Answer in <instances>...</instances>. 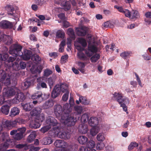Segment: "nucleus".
I'll use <instances>...</instances> for the list:
<instances>
[{"label": "nucleus", "instance_id": "nucleus-34", "mask_svg": "<svg viewBox=\"0 0 151 151\" xmlns=\"http://www.w3.org/2000/svg\"><path fill=\"white\" fill-rule=\"evenodd\" d=\"M29 126L31 128L36 129L40 127V124L39 123L35 121H32L29 124Z\"/></svg>", "mask_w": 151, "mask_h": 151}, {"label": "nucleus", "instance_id": "nucleus-40", "mask_svg": "<svg viewBox=\"0 0 151 151\" xmlns=\"http://www.w3.org/2000/svg\"><path fill=\"white\" fill-rule=\"evenodd\" d=\"M9 146V144L5 142L0 145V151H6Z\"/></svg>", "mask_w": 151, "mask_h": 151}, {"label": "nucleus", "instance_id": "nucleus-16", "mask_svg": "<svg viewBox=\"0 0 151 151\" xmlns=\"http://www.w3.org/2000/svg\"><path fill=\"white\" fill-rule=\"evenodd\" d=\"M55 145L57 147L64 148L67 146V143L61 140H58L54 143Z\"/></svg>", "mask_w": 151, "mask_h": 151}, {"label": "nucleus", "instance_id": "nucleus-55", "mask_svg": "<svg viewBox=\"0 0 151 151\" xmlns=\"http://www.w3.org/2000/svg\"><path fill=\"white\" fill-rule=\"evenodd\" d=\"M138 144L135 142H132L128 147V149L129 150H131L134 147L138 146Z\"/></svg>", "mask_w": 151, "mask_h": 151}, {"label": "nucleus", "instance_id": "nucleus-17", "mask_svg": "<svg viewBox=\"0 0 151 151\" xmlns=\"http://www.w3.org/2000/svg\"><path fill=\"white\" fill-rule=\"evenodd\" d=\"M32 51L26 50H24V54H23L22 56V58L24 60H28L32 58Z\"/></svg>", "mask_w": 151, "mask_h": 151}, {"label": "nucleus", "instance_id": "nucleus-31", "mask_svg": "<svg viewBox=\"0 0 151 151\" xmlns=\"http://www.w3.org/2000/svg\"><path fill=\"white\" fill-rule=\"evenodd\" d=\"M131 52L128 51H124L121 53V57L124 59H127L131 56Z\"/></svg>", "mask_w": 151, "mask_h": 151}, {"label": "nucleus", "instance_id": "nucleus-59", "mask_svg": "<svg viewBox=\"0 0 151 151\" xmlns=\"http://www.w3.org/2000/svg\"><path fill=\"white\" fill-rule=\"evenodd\" d=\"M105 145L103 142L99 143L97 145V148L99 150H101L104 147Z\"/></svg>", "mask_w": 151, "mask_h": 151}, {"label": "nucleus", "instance_id": "nucleus-20", "mask_svg": "<svg viewBox=\"0 0 151 151\" xmlns=\"http://www.w3.org/2000/svg\"><path fill=\"white\" fill-rule=\"evenodd\" d=\"M60 6L64 7V9L65 11L69 10L71 8V5L68 1H63L60 4Z\"/></svg>", "mask_w": 151, "mask_h": 151}, {"label": "nucleus", "instance_id": "nucleus-12", "mask_svg": "<svg viewBox=\"0 0 151 151\" xmlns=\"http://www.w3.org/2000/svg\"><path fill=\"white\" fill-rule=\"evenodd\" d=\"M57 136L58 137L65 139H68L70 138V134L68 132H58L57 133Z\"/></svg>", "mask_w": 151, "mask_h": 151}, {"label": "nucleus", "instance_id": "nucleus-29", "mask_svg": "<svg viewBox=\"0 0 151 151\" xmlns=\"http://www.w3.org/2000/svg\"><path fill=\"white\" fill-rule=\"evenodd\" d=\"M5 8L7 11L8 14L14 15L13 12L14 11V9L12 6L10 5H7L5 7Z\"/></svg>", "mask_w": 151, "mask_h": 151}, {"label": "nucleus", "instance_id": "nucleus-13", "mask_svg": "<svg viewBox=\"0 0 151 151\" xmlns=\"http://www.w3.org/2000/svg\"><path fill=\"white\" fill-rule=\"evenodd\" d=\"M114 96L116 98V100L119 102V104H122L124 103L126 99H124L121 93H117L116 92L114 94Z\"/></svg>", "mask_w": 151, "mask_h": 151}, {"label": "nucleus", "instance_id": "nucleus-45", "mask_svg": "<svg viewBox=\"0 0 151 151\" xmlns=\"http://www.w3.org/2000/svg\"><path fill=\"white\" fill-rule=\"evenodd\" d=\"M68 33L70 38L74 39L75 38V36L73 30L71 28H69L68 30Z\"/></svg>", "mask_w": 151, "mask_h": 151}, {"label": "nucleus", "instance_id": "nucleus-36", "mask_svg": "<svg viewBox=\"0 0 151 151\" xmlns=\"http://www.w3.org/2000/svg\"><path fill=\"white\" fill-rule=\"evenodd\" d=\"M48 0H34L35 4L40 6H43L48 1Z\"/></svg>", "mask_w": 151, "mask_h": 151}, {"label": "nucleus", "instance_id": "nucleus-28", "mask_svg": "<svg viewBox=\"0 0 151 151\" xmlns=\"http://www.w3.org/2000/svg\"><path fill=\"white\" fill-rule=\"evenodd\" d=\"M99 130L98 127H92L90 130V134L93 136H95L99 132Z\"/></svg>", "mask_w": 151, "mask_h": 151}, {"label": "nucleus", "instance_id": "nucleus-26", "mask_svg": "<svg viewBox=\"0 0 151 151\" xmlns=\"http://www.w3.org/2000/svg\"><path fill=\"white\" fill-rule=\"evenodd\" d=\"M10 107L8 105H5L2 106L0 111L4 114L7 115L8 114Z\"/></svg>", "mask_w": 151, "mask_h": 151}, {"label": "nucleus", "instance_id": "nucleus-37", "mask_svg": "<svg viewBox=\"0 0 151 151\" xmlns=\"http://www.w3.org/2000/svg\"><path fill=\"white\" fill-rule=\"evenodd\" d=\"M65 35V33L63 31L59 30L57 32L56 36L57 38H61L62 39L64 38Z\"/></svg>", "mask_w": 151, "mask_h": 151}, {"label": "nucleus", "instance_id": "nucleus-5", "mask_svg": "<svg viewBox=\"0 0 151 151\" xmlns=\"http://www.w3.org/2000/svg\"><path fill=\"white\" fill-rule=\"evenodd\" d=\"M3 41L6 45H9L12 42L11 36L5 35L0 32V42Z\"/></svg>", "mask_w": 151, "mask_h": 151}, {"label": "nucleus", "instance_id": "nucleus-38", "mask_svg": "<svg viewBox=\"0 0 151 151\" xmlns=\"http://www.w3.org/2000/svg\"><path fill=\"white\" fill-rule=\"evenodd\" d=\"M69 106L68 104H65L63 106V111L66 114H68L72 110V109Z\"/></svg>", "mask_w": 151, "mask_h": 151}, {"label": "nucleus", "instance_id": "nucleus-61", "mask_svg": "<svg viewBox=\"0 0 151 151\" xmlns=\"http://www.w3.org/2000/svg\"><path fill=\"white\" fill-rule=\"evenodd\" d=\"M123 13L124 14L125 16L131 18V12H130L128 10L125 9Z\"/></svg>", "mask_w": 151, "mask_h": 151}, {"label": "nucleus", "instance_id": "nucleus-52", "mask_svg": "<svg viewBox=\"0 0 151 151\" xmlns=\"http://www.w3.org/2000/svg\"><path fill=\"white\" fill-rule=\"evenodd\" d=\"M52 71L49 69H47L45 70L44 72V76L46 77L48 76L51 74Z\"/></svg>", "mask_w": 151, "mask_h": 151}, {"label": "nucleus", "instance_id": "nucleus-21", "mask_svg": "<svg viewBox=\"0 0 151 151\" xmlns=\"http://www.w3.org/2000/svg\"><path fill=\"white\" fill-rule=\"evenodd\" d=\"M20 112V110L19 108L16 107L12 108L10 111L9 116L11 117H14L18 115Z\"/></svg>", "mask_w": 151, "mask_h": 151}, {"label": "nucleus", "instance_id": "nucleus-54", "mask_svg": "<svg viewBox=\"0 0 151 151\" xmlns=\"http://www.w3.org/2000/svg\"><path fill=\"white\" fill-rule=\"evenodd\" d=\"M96 138L98 141H103L105 139L104 135L102 133H99L97 135Z\"/></svg>", "mask_w": 151, "mask_h": 151}, {"label": "nucleus", "instance_id": "nucleus-3", "mask_svg": "<svg viewBox=\"0 0 151 151\" xmlns=\"http://www.w3.org/2000/svg\"><path fill=\"white\" fill-rule=\"evenodd\" d=\"M22 48V47L20 45L14 44L9 48V53L14 57L21 56L23 54L21 52Z\"/></svg>", "mask_w": 151, "mask_h": 151}, {"label": "nucleus", "instance_id": "nucleus-42", "mask_svg": "<svg viewBox=\"0 0 151 151\" xmlns=\"http://www.w3.org/2000/svg\"><path fill=\"white\" fill-rule=\"evenodd\" d=\"M78 42L83 47H85L87 45L86 40L82 38H78Z\"/></svg>", "mask_w": 151, "mask_h": 151}, {"label": "nucleus", "instance_id": "nucleus-10", "mask_svg": "<svg viewBox=\"0 0 151 151\" xmlns=\"http://www.w3.org/2000/svg\"><path fill=\"white\" fill-rule=\"evenodd\" d=\"M61 92L59 84L56 85L54 87L51 93V97L55 99L58 96Z\"/></svg>", "mask_w": 151, "mask_h": 151}, {"label": "nucleus", "instance_id": "nucleus-35", "mask_svg": "<svg viewBox=\"0 0 151 151\" xmlns=\"http://www.w3.org/2000/svg\"><path fill=\"white\" fill-rule=\"evenodd\" d=\"M140 17L139 14L138 12L134 10H133L131 12V18L132 19L134 18H138Z\"/></svg>", "mask_w": 151, "mask_h": 151}, {"label": "nucleus", "instance_id": "nucleus-41", "mask_svg": "<svg viewBox=\"0 0 151 151\" xmlns=\"http://www.w3.org/2000/svg\"><path fill=\"white\" fill-rule=\"evenodd\" d=\"M43 144L45 145H49L52 142V141L50 137H46L44 138L43 140Z\"/></svg>", "mask_w": 151, "mask_h": 151}, {"label": "nucleus", "instance_id": "nucleus-6", "mask_svg": "<svg viewBox=\"0 0 151 151\" xmlns=\"http://www.w3.org/2000/svg\"><path fill=\"white\" fill-rule=\"evenodd\" d=\"M0 50L3 52V54H0V60L5 61L9 57L8 53L7 52L8 50V48L6 46H2L0 48ZM2 65L1 62L0 61V66Z\"/></svg>", "mask_w": 151, "mask_h": 151}, {"label": "nucleus", "instance_id": "nucleus-44", "mask_svg": "<svg viewBox=\"0 0 151 151\" xmlns=\"http://www.w3.org/2000/svg\"><path fill=\"white\" fill-rule=\"evenodd\" d=\"M53 127L52 129V130L54 131L53 132L55 134V135L57 136V133L58 132L56 133V132L59 131L60 128V124L58 123V124H57Z\"/></svg>", "mask_w": 151, "mask_h": 151}, {"label": "nucleus", "instance_id": "nucleus-53", "mask_svg": "<svg viewBox=\"0 0 151 151\" xmlns=\"http://www.w3.org/2000/svg\"><path fill=\"white\" fill-rule=\"evenodd\" d=\"M30 84L31 82L30 81H26L22 84V85L24 89H27L29 87Z\"/></svg>", "mask_w": 151, "mask_h": 151}, {"label": "nucleus", "instance_id": "nucleus-18", "mask_svg": "<svg viewBox=\"0 0 151 151\" xmlns=\"http://www.w3.org/2000/svg\"><path fill=\"white\" fill-rule=\"evenodd\" d=\"M54 105L52 100H49L46 101L43 105L42 107L44 109H47L52 107Z\"/></svg>", "mask_w": 151, "mask_h": 151}, {"label": "nucleus", "instance_id": "nucleus-32", "mask_svg": "<svg viewBox=\"0 0 151 151\" xmlns=\"http://www.w3.org/2000/svg\"><path fill=\"white\" fill-rule=\"evenodd\" d=\"M36 136V134L35 132H31L27 137V141L29 143L31 142L35 138Z\"/></svg>", "mask_w": 151, "mask_h": 151}, {"label": "nucleus", "instance_id": "nucleus-58", "mask_svg": "<svg viewBox=\"0 0 151 151\" xmlns=\"http://www.w3.org/2000/svg\"><path fill=\"white\" fill-rule=\"evenodd\" d=\"M58 17L63 21L65 20L66 19L65 14L63 13H60L58 15Z\"/></svg>", "mask_w": 151, "mask_h": 151}, {"label": "nucleus", "instance_id": "nucleus-23", "mask_svg": "<svg viewBox=\"0 0 151 151\" xmlns=\"http://www.w3.org/2000/svg\"><path fill=\"white\" fill-rule=\"evenodd\" d=\"M59 85L61 91L63 93L69 92L68 89V86L67 84L65 83H60Z\"/></svg>", "mask_w": 151, "mask_h": 151}, {"label": "nucleus", "instance_id": "nucleus-1", "mask_svg": "<svg viewBox=\"0 0 151 151\" xmlns=\"http://www.w3.org/2000/svg\"><path fill=\"white\" fill-rule=\"evenodd\" d=\"M26 130L25 127L18 128L17 129L11 131L10 133L11 135L13 136V138L16 141L21 140L24 137V134Z\"/></svg>", "mask_w": 151, "mask_h": 151}, {"label": "nucleus", "instance_id": "nucleus-8", "mask_svg": "<svg viewBox=\"0 0 151 151\" xmlns=\"http://www.w3.org/2000/svg\"><path fill=\"white\" fill-rule=\"evenodd\" d=\"M0 27L2 29H11L13 27L12 22L6 20H3L0 22Z\"/></svg>", "mask_w": 151, "mask_h": 151}, {"label": "nucleus", "instance_id": "nucleus-48", "mask_svg": "<svg viewBox=\"0 0 151 151\" xmlns=\"http://www.w3.org/2000/svg\"><path fill=\"white\" fill-rule=\"evenodd\" d=\"M8 135L6 132H3L0 134V140L2 141H5L7 139Z\"/></svg>", "mask_w": 151, "mask_h": 151}, {"label": "nucleus", "instance_id": "nucleus-22", "mask_svg": "<svg viewBox=\"0 0 151 151\" xmlns=\"http://www.w3.org/2000/svg\"><path fill=\"white\" fill-rule=\"evenodd\" d=\"M42 69V67H32L30 70L32 74H38L41 72Z\"/></svg>", "mask_w": 151, "mask_h": 151}, {"label": "nucleus", "instance_id": "nucleus-43", "mask_svg": "<svg viewBox=\"0 0 151 151\" xmlns=\"http://www.w3.org/2000/svg\"><path fill=\"white\" fill-rule=\"evenodd\" d=\"M24 110L27 111H29L33 108V107L28 103L22 105Z\"/></svg>", "mask_w": 151, "mask_h": 151}, {"label": "nucleus", "instance_id": "nucleus-51", "mask_svg": "<svg viewBox=\"0 0 151 151\" xmlns=\"http://www.w3.org/2000/svg\"><path fill=\"white\" fill-rule=\"evenodd\" d=\"M51 128V127L50 126L46 125L42 127L40 129L41 132L43 133H45L49 129H50Z\"/></svg>", "mask_w": 151, "mask_h": 151}, {"label": "nucleus", "instance_id": "nucleus-47", "mask_svg": "<svg viewBox=\"0 0 151 151\" xmlns=\"http://www.w3.org/2000/svg\"><path fill=\"white\" fill-rule=\"evenodd\" d=\"M79 101L80 102L84 104H88L89 103L86 98L82 96L80 97Z\"/></svg>", "mask_w": 151, "mask_h": 151}, {"label": "nucleus", "instance_id": "nucleus-11", "mask_svg": "<svg viewBox=\"0 0 151 151\" xmlns=\"http://www.w3.org/2000/svg\"><path fill=\"white\" fill-rule=\"evenodd\" d=\"M46 123L49 124V126H54L57 124H58V122L57 120L53 117L51 116L48 117L46 120Z\"/></svg>", "mask_w": 151, "mask_h": 151}, {"label": "nucleus", "instance_id": "nucleus-56", "mask_svg": "<svg viewBox=\"0 0 151 151\" xmlns=\"http://www.w3.org/2000/svg\"><path fill=\"white\" fill-rule=\"evenodd\" d=\"M12 122L10 121L6 120L5 122L4 125L5 127L9 128L11 127L12 125Z\"/></svg>", "mask_w": 151, "mask_h": 151}, {"label": "nucleus", "instance_id": "nucleus-30", "mask_svg": "<svg viewBox=\"0 0 151 151\" xmlns=\"http://www.w3.org/2000/svg\"><path fill=\"white\" fill-rule=\"evenodd\" d=\"M78 130L80 133L85 134L88 131L87 126L86 125H82L81 126H79Z\"/></svg>", "mask_w": 151, "mask_h": 151}, {"label": "nucleus", "instance_id": "nucleus-24", "mask_svg": "<svg viewBox=\"0 0 151 151\" xmlns=\"http://www.w3.org/2000/svg\"><path fill=\"white\" fill-rule=\"evenodd\" d=\"M16 57L14 56V57H10L8 58L7 61V62L8 63H11V64H12V65H9V66H14V65H16L17 66L18 65V66H19L18 63L15 62L14 63H13V61H14L16 59ZM7 66H9L8 65Z\"/></svg>", "mask_w": 151, "mask_h": 151}, {"label": "nucleus", "instance_id": "nucleus-39", "mask_svg": "<svg viewBox=\"0 0 151 151\" xmlns=\"http://www.w3.org/2000/svg\"><path fill=\"white\" fill-rule=\"evenodd\" d=\"M16 97L20 102L23 101L25 99V97L24 94L21 92L18 93L17 94Z\"/></svg>", "mask_w": 151, "mask_h": 151}, {"label": "nucleus", "instance_id": "nucleus-33", "mask_svg": "<svg viewBox=\"0 0 151 151\" xmlns=\"http://www.w3.org/2000/svg\"><path fill=\"white\" fill-rule=\"evenodd\" d=\"M87 140L88 138L84 136H80L78 138V141L81 144H84L87 142Z\"/></svg>", "mask_w": 151, "mask_h": 151}, {"label": "nucleus", "instance_id": "nucleus-15", "mask_svg": "<svg viewBox=\"0 0 151 151\" xmlns=\"http://www.w3.org/2000/svg\"><path fill=\"white\" fill-rule=\"evenodd\" d=\"M77 34L79 36H84L86 34L87 30L86 27H82L76 29Z\"/></svg>", "mask_w": 151, "mask_h": 151}, {"label": "nucleus", "instance_id": "nucleus-25", "mask_svg": "<svg viewBox=\"0 0 151 151\" xmlns=\"http://www.w3.org/2000/svg\"><path fill=\"white\" fill-rule=\"evenodd\" d=\"M31 60L36 64L39 63L40 62L41 58L37 54H33L31 58Z\"/></svg>", "mask_w": 151, "mask_h": 151}, {"label": "nucleus", "instance_id": "nucleus-62", "mask_svg": "<svg viewBox=\"0 0 151 151\" xmlns=\"http://www.w3.org/2000/svg\"><path fill=\"white\" fill-rule=\"evenodd\" d=\"M69 92H65L62 97V100L63 101H66L68 98Z\"/></svg>", "mask_w": 151, "mask_h": 151}, {"label": "nucleus", "instance_id": "nucleus-4", "mask_svg": "<svg viewBox=\"0 0 151 151\" xmlns=\"http://www.w3.org/2000/svg\"><path fill=\"white\" fill-rule=\"evenodd\" d=\"M17 90L15 88H4L3 91V95L5 97L10 98L15 95Z\"/></svg>", "mask_w": 151, "mask_h": 151}, {"label": "nucleus", "instance_id": "nucleus-60", "mask_svg": "<svg viewBox=\"0 0 151 151\" xmlns=\"http://www.w3.org/2000/svg\"><path fill=\"white\" fill-rule=\"evenodd\" d=\"M50 86V88H51L52 87L53 85L54 82L52 79V78L50 77L47 80Z\"/></svg>", "mask_w": 151, "mask_h": 151}, {"label": "nucleus", "instance_id": "nucleus-63", "mask_svg": "<svg viewBox=\"0 0 151 151\" xmlns=\"http://www.w3.org/2000/svg\"><path fill=\"white\" fill-rule=\"evenodd\" d=\"M112 25L111 23L109 21H108L105 22L104 24V26L105 27H111Z\"/></svg>", "mask_w": 151, "mask_h": 151}, {"label": "nucleus", "instance_id": "nucleus-19", "mask_svg": "<svg viewBox=\"0 0 151 151\" xmlns=\"http://www.w3.org/2000/svg\"><path fill=\"white\" fill-rule=\"evenodd\" d=\"M42 94L40 91H37L31 96V98L32 99L38 100L41 99L42 101L43 99L42 97Z\"/></svg>", "mask_w": 151, "mask_h": 151}, {"label": "nucleus", "instance_id": "nucleus-27", "mask_svg": "<svg viewBox=\"0 0 151 151\" xmlns=\"http://www.w3.org/2000/svg\"><path fill=\"white\" fill-rule=\"evenodd\" d=\"M98 123V119L95 117H91L88 121L89 124L92 126L97 125Z\"/></svg>", "mask_w": 151, "mask_h": 151}, {"label": "nucleus", "instance_id": "nucleus-9", "mask_svg": "<svg viewBox=\"0 0 151 151\" xmlns=\"http://www.w3.org/2000/svg\"><path fill=\"white\" fill-rule=\"evenodd\" d=\"M55 113L57 117H61L62 118V116L63 113L62 109L61 106L59 104L55 105L54 107Z\"/></svg>", "mask_w": 151, "mask_h": 151}, {"label": "nucleus", "instance_id": "nucleus-2", "mask_svg": "<svg viewBox=\"0 0 151 151\" xmlns=\"http://www.w3.org/2000/svg\"><path fill=\"white\" fill-rule=\"evenodd\" d=\"M11 79L13 81L14 84H17V79L16 75H11L10 76L7 77L6 74L4 72L0 74V81L6 86H8L10 85Z\"/></svg>", "mask_w": 151, "mask_h": 151}, {"label": "nucleus", "instance_id": "nucleus-64", "mask_svg": "<svg viewBox=\"0 0 151 151\" xmlns=\"http://www.w3.org/2000/svg\"><path fill=\"white\" fill-rule=\"evenodd\" d=\"M49 55L51 57H53L54 58H56L58 56V53L55 52L50 53H49Z\"/></svg>", "mask_w": 151, "mask_h": 151}, {"label": "nucleus", "instance_id": "nucleus-46", "mask_svg": "<svg viewBox=\"0 0 151 151\" xmlns=\"http://www.w3.org/2000/svg\"><path fill=\"white\" fill-rule=\"evenodd\" d=\"M95 146V143L93 140L89 141L86 144L87 148H89V149H92Z\"/></svg>", "mask_w": 151, "mask_h": 151}, {"label": "nucleus", "instance_id": "nucleus-49", "mask_svg": "<svg viewBox=\"0 0 151 151\" xmlns=\"http://www.w3.org/2000/svg\"><path fill=\"white\" fill-rule=\"evenodd\" d=\"M77 55L78 58L81 60H84L87 59L84 54L81 52H78L77 53Z\"/></svg>", "mask_w": 151, "mask_h": 151}, {"label": "nucleus", "instance_id": "nucleus-50", "mask_svg": "<svg viewBox=\"0 0 151 151\" xmlns=\"http://www.w3.org/2000/svg\"><path fill=\"white\" fill-rule=\"evenodd\" d=\"M100 58V55L98 54L94 55L91 58V60L93 62H96Z\"/></svg>", "mask_w": 151, "mask_h": 151}, {"label": "nucleus", "instance_id": "nucleus-7", "mask_svg": "<svg viewBox=\"0 0 151 151\" xmlns=\"http://www.w3.org/2000/svg\"><path fill=\"white\" fill-rule=\"evenodd\" d=\"M97 51V49L95 45L89 44L88 46V48L85 50V52L87 56L90 57L94 53L96 52Z\"/></svg>", "mask_w": 151, "mask_h": 151}, {"label": "nucleus", "instance_id": "nucleus-14", "mask_svg": "<svg viewBox=\"0 0 151 151\" xmlns=\"http://www.w3.org/2000/svg\"><path fill=\"white\" fill-rule=\"evenodd\" d=\"M63 120H65L64 122L66 123L68 125L70 126H73L75 124V119L74 117L68 116L66 119L62 118Z\"/></svg>", "mask_w": 151, "mask_h": 151}, {"label": "nucleus", "instance_id": "nucleus-57", "mask_svg": "<svg viewBox=\"0 0 151 151\" xmlns=\"http://www.w3.org/2000/svg\"><path fill=\"white\" fill-rule=\"evenodd\" d=\"M74 108L75 111L79 114H81L83 110L82 107L78 106H75Z\"/></svg>", "mask_w": 151, "mask_h": 151}]
</instances>
